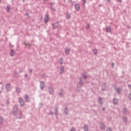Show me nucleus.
<instances>
[{
  "instance_id": "nucleus-1",
  "label": "nucleus",
  "mask_w": 131,
  "mask_h": 131,
  "mask_svg": "<svg viewBox=\"0 0 131 131\" xmlns=\"http://www.w3.org/2000/svg\"><path fill=\"white\" fill-rule=\"evenodd\" d=\"M19 102H20V104H21V106H24V101H23V99L20 98Z\"/></svg>"
},
{
  "instance_id": "nucleus-2",
  "label": "nucleus",
  "mask_w": 131,
  "mask_h": 131,
  "mask_svg": "<svg viewBox=\"0 0 131 131\" xmlns=\"http://www.w3.org/2000/svg\"><path fill=\"white\" fill-rule=\"evenodd\" d=\"M75 7L76 8V10L78 11L80 10L79 5L76 4V5H75Z\"/></svg>"
},
{
  "instance_id": "nucleus-3",
  "label": "nucleus",
  "mask_w": 131,
  "mask_h": 131,
  "mask_svg": "<svg viewBox=\"0 0 131 131\" xmlns=\"http://www.w3.org/2000/svg\"><path fill=\"white\" fill-rule=\"evenodd\" d=\"M44 83L43 82H40V89L42 90L43 89Z\"/></svg>"
},
{
  "instance_id": "nucleus-4",
  "label": "nucleus",
  "mask_w": 131,
  "mask_h": 131,
  "mask_svg": "<svg viewBox=\"0 0 131 131\" xmlns=\"http://www.w3.org/2000/svg\"><path fill=\"white\" fill-rule=\"evenodd\" d=\"M48 20H49V17L48 16V15H46L45 16V23H47Z\"/></svg>"
},
{
  "instance_id": "nucleus-5",
  "label": "nucleus",
  "mask_w": 131,
  "mask_h": 131,
  "mask_svg": "<svg viewBox=\"0 0 131 131\" xmlns=\"http://www.w3.org/2000/svg\"><path fill=\"white\" fill-rule=\"evenodd\" d=\"M10 88V86L9 84H6V90L9 91Z\"/></svg>"
},
{
  "instance_id": "nucleus-6",
  "label": "nucleus",
  "mask_w": 131,
  "mask_h": 131,
  "mask_svg": "<svg viewBox=\"0 0 131 131\" xmlns=\"http://www.w3.org/2000/svg\"><path fill=\"white\" fill-rule=\"evenodd\" d=\"M65 51H66V54H68L69 53V49H68V48L66 49Z\"/></svg>"
},
{
  "instance_id": "nucleus-7",
  "label": "nucleus",
  "mask_w": 131,
  "mask_h": 131,
  "mask_svg": "<svg viewBox=\"0 0 131 131\" xmlns=\"http://www.w3.org/2000/svg\"><path fill=\"white\" fill-rule=\"evenodd\" d=\"M10 56H14V51H13V50H11V52H10Z\"/></svg>"
},
{
  "instance_id": "nucleus-8",
  "label": "nucleus",
  "mask_w": 131,
  "mask_h": 131,
  "mask_svg": "<svg viewBox=\"0 0 131 131\" xmlns=\"http://www.w3.org/2000/svg\"><path fill=\"white\" fill-rule=\"evenodd\" d=\"M113 103H114V104H116L117 103V99H114L113 100Z\"/></svg>"
},
{
  "instance_id": "nucleus-9",
  "label": "nucleus",
  "mask_w": 131,
  "mask_h": 131,
  "mask_svg": "<svg viewBox=\"0 0 131 131\" xmlns=\"http://www.w3.org/2000/svg\"><path fill=\"white\" fill-rule=\"evenodd\" d=\"M106 31L108 32H111V28L109 27H107V28H106Z\"/></svg>"
},
{
  "instance_id": "nucleus-10",
  "label": "nucleus",
  "mask_w": 131,
  "mask_h": 131,
  "mask_svg": "<svg viewBox=\"0 0 131 131\" xmlns=\"http://www.w3.org/2000/svg\"><path fill=\"white\" fill-rule=\"evenodd\" d=\"M84 131H88V126H86V125H84Z\"/></svg>"
},
{
  "instance_id": "nucleus-11",
  "label": "nucleus",
  "mask_w": 131,
  "mask_h": 131,
  "mask_svg": "<svg viewBox=\"0 0 131 131\" xmlns=\"http://www.w3.org/2000/svg\"><path fill=\"white\" fill-rule=\"evenodd\" d=\"M10 10V7L8 6L6 7V10H7V12H9Z\"/></svg>"
},
{
  "instance_id": "nucleus-12",
  "label": "nucleus",
  "mask_w": 131,
  "mask_h": 131,
  "mask_svg": "<svg viewBox=\"0 0 131 131\" xmlns=\"http://www.w3.org/2000/svg\"><path fill=\"white\" fill-rule=\"evenodd\" d=\"M60 70H61V71H60V73H61L62 74V73L63 72V71L64 70V67H61V68H60Z\"/></svg>"
},
{
  "instance_id": "nucleus-13",
  "label": "nucleus",
  "mask_w": 131,
  "mask_h": 131,
  "mask_svg": "<svg viewBox=\"0 0 131 131\" xmlns=\"http://www.w3.org/2000/svg\"><path fill=\"white\" fill-rule=\"evenodd\" d=\"M121 92V89H117V93L119 94Z\"/></svg>"
},
{
  "instance_id": "nucleus-14",
  "label": "nucleus",
  "mask_w": 131,
  "mask_h": 131,
  "mask_svg": "<svg viewBox=\"0 0 131 131\" xmlns=\"http://www.w3.org/2000/svg\"><path fill=\"white\" fill-rule=\"evenodd\" d=\"M67 18L68 19L70 18V15L69 14H67Z\"/></svg>"
},
{
  "instance_id": "nucleus-15",
  "label": "nucleus",
  "mask_w": 131,
  "mask_h": 131,
  "mask_svg": "<svg viewBox=\"0 0 131 131\" xmlns=\"http://www.w3.org/2000/svg\"><path fill=\"white\" fill-rule=\"evenodd\" d=\"M59 62L60 63V64H62V63H63V59H60L59 60Z\"/></svg>"
},
{
  "instance_id": "nucleus-16",
  "label": "nucleus",
  "mask_w": 131,
  "mask_h": 131,
  "mask_svg": "<svg viewBox=\"0 0 131 131\" xmlns=\"http://www.w3.org/2000/svg\"><path fill=\"white\" fill-rule=\"evenodd\" d=\"M93 52L94 54H96V53L97 52V51H96V50L94 49L93 50Z\"/></svg>"
},
{
  "instance_id": "nucleus-17",
  "label": "nucleus",
  "mask_w": 131,
  "mask_h": 131,
  "mask_svg": "<svg viewBox=\"0 0 131 131\" xmlns=\"http://www.w3.org/2000/svg\"><path fill=\"white\" fill-rule=\"evenodd\" d=\"M99 103H100V104H102V100L101 98H99Z\"/></svg>"
},
{
  "instance_id": "nucleus-18",
  "label": "nucleus",
  "mask_w": 131,
  "mask_h": 131,
  "mask_svg": "<svg viewBox=\"0 0 131 131\" xmlns=\"http://www.w3.org/2000/svg\"><path fill=\"white\" fill-rule=\"evenodd\" d=\"M105 87V84H103V85H102V90H104V88Z\"/></svg>"
},
{
  "instance_id": "nucleus-19",
  "label": "nucleus",
  "mask_w": 131,
  "mask_h": 131,
  "mask_svg": "<svg viewBox=\"0 0 131 131\" xmlns=\"http://www.w3.org/2000/svg\"><path fill=\"white\" fill-rule=\"evenodd\" d=\"M25 100H28V96H27V95L25 96Z\"/></svg>"
},
{
  "instance_id": "nucleus-20",
  "label": "nucleus",
  "mask_w": 131,
  "mask_h": 131,
  "mask_svg": "<svg viewBox=\"0 0 131 131\" xmlns=\"http://www.w3.org/2000/svg\"><path fill=\"white\" fill-rule=\"evenodd\" d=\"M106 131H111V129L110 128H107Z\"/></svg>"
},
{
  "instance_id": "nucleus-21",
  "label": "nucleus",
  "mask_w": 131,
  "mask_h": 131,
  "mask_svg": "<svg viewBox=\"0 0 131 131\" xmlns=\"http://www.w3.org/2000/svg\"><path fill=\"white\" fill-rule=\"evenodd\" d=\"M82 1H83V2H84V4H85L86 0H82Z\"/></svg>"
},
{
  "instance_id": "nucleus-22",
  "label": "nucleus",
  "mask_w": 131,
  "mask_h": 131,
  "mask_svg": "<svg viewBox=\"0 0 131 131\" xmlns=\"http://www.w3.org/2000/svg\"><path fill=\"white\" fill-rule=\"evenodd\" d=\"M125 113H126V110H125V109H124L123 113L125 114Z\"/></svg>"
},
{
  "instance_id": "nucleus-23",
  "label": "nucleus",
  "mask_w": 131,
  "mask_h": 131,
  "mask_svg": "<svg viewBox=\"0 0 131 131\" xmlns=\"http://www.w3.org/2000/svg\"><path fill=\"white\" fill-rule=\"evenodd\" d=\"M130 92H131V90H130ZM129 99H130V100H131V98H130V97H131V93H130V94H129Z\"/></svg>"
},
{
  "instance_id": "nucleus-24",
  "label": "nucleus",
  "mask_w": 131,
  "mask_h": 131,
  "mask_svg": "<svg viewBox=\"0 0 131 131\" xmlns=\"http://www.w3.org/2000/svg\"><path fill=\"white\" fill-rule=\"evenodd\" d=\"M83 78H84V79H85L86 78V76H83Z\"/></svg>"
},
{
  "instance_id": "nucleus-25",
  "label": "nucleus",
  "mask_w": 131,
  "mask_h": 131,
  "mask_svg": "<svg viewBox=\"0 0 131 131\" xmlns=\"http://www.w3.org/2000/svg\"><path fill=\"white\" fill-rule=\"evenodd\" d=\"M100 126H101V127L103 126V124L101 123V124H100Z\"/></svg>"
},
{
  "instance_id": "nucleus-26",
  "label": "nucleus",
  "mask_w": 131,
  "mask_h": 131,
  "mask_svg": "<svg viewBox=\"0 0 131 131\" xmlns=\"http://www.w3.org/2000/svg\"><path fill=\"white\" fill-rule=\"evenodd\" d=\"M71 131H75V129L74 128L71 129Z\"/></svg>"
},
{
  "instance_id": "nucleus-27",
  "label": "nucleus",
  "mask_w": 131,
  "mask_h": 131,
  "mask_svg": "<svg viewBox=\"0 0 131 131\" xmlns=\"http://www.w3.org/2000/svg\"><path fill=\"white\" fill-rule=\"evenodd\" d=\"M55 25H56V27L57 26H58V24H57V23H56Z\"/></svg>"
},
{
  "instance_id": "nucleus-28",
  "label": "nucleus",
  "mask_w": 131,
  "mask_h": 131,
  "mask_svg": "<svg viewBox=\"0 0 131 131\" xmlns=\"http://www.w3.org/2000/svg\"><path fill=\"white\" fill-rule=\"evenodd\" d=\"M50 92H52V89H50Z\"/></svg>"
},
{
  "instance_id": "nucleus-29",
  "label": "nucleus",
  "mask_w": 131,
  "mask_h": 131,
  "mask_svg": "<svg viewBox=\"0 0 131 131\" xmlns=\"http://www.w3.org/2000/svg\"><path fill=\"white\" fill-rule=\"evenodd\" d=\"M107 2H110V0H107Z\"/></svg>"
},
{
  "instance_id": "nucleus-30",
  "label": "nucleus",
  "mask_w": 131,
  "mask_h": 131,
  "mask_svg": "<svg viewBox=\"0 0 131 131\" xmlns=\"http://www.w3.org/2000/svg\"><path fill=\"white\" fill-rule=\"evenodd\" d=\"M128 87L130 88V85H128Z\"/></svg>"
},
{
  "instance_id": "nucleus-31",
  "label": "nucleus",
  "mask_w": 131,
  "mask_h": 131,
  "mask_svg": "<svg viewBox=\"0 0 131 131\" xmlns=\"http://www.w3.org/2000/svg\"><path fill=\"white\" fill-rule=\"evenodd\" d=\"M119 2H121V0H119Z\"/></svg>"
},
{
  "instance_id": "nucleus-32",
  "label": "nucleus",
  "mask_w": 131,
  "mask_h": 131,
  "mask_svg": "<svg viewBox=\"0 0 131 131\" xmlns=\"http://www.w3.org/2000/svg\"><path fill=\"white\" fill-rule=\"evenodd\" d=\"M54 28H56V27H54Z\"/></svg>"
},
{
  "instance_id": "nucleus-33",
  "label": "nucleus",
  "mask_w": 131,
  "mask_h": 131,
  "mask_svg": "<svg viewBox=\"0 0 131 131\" xmlns=\"http://www.w3.org/2000/svg\"><path fill=\"white\" fill-rule=\"evenodd\" d=\"M113 66H114V65L113 64Z\"/></svg>"
}]
</instances>
